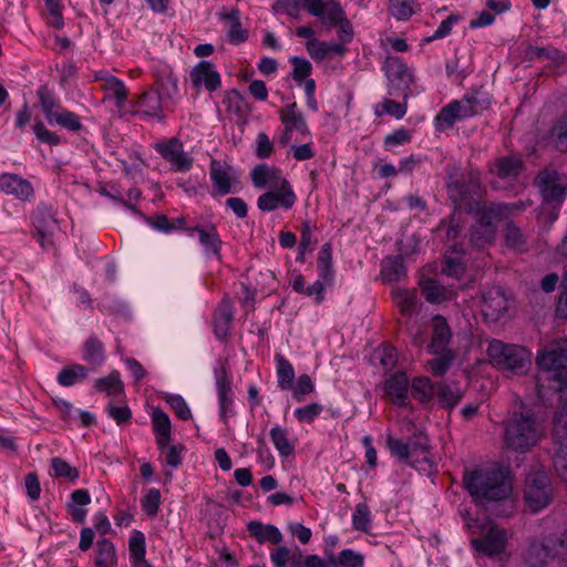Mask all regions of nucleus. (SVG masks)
Segmentation results:
<instances>
[{
	"label": "nucleus",
	"mask_w": 567,
	"mask_h": 567,
	"mask_svg": "<svg viewBox=\"0 0 567 567\" xmlns=\"http://www.w3.org/2000/svg\"><path fill=\"white\" fill-rule=\"evenodd\" d=\"M454 111L458 114V117L465 118L476 114L477 100L475 97H466L461 101H454L450 103Z\"/></svg>",
	"instance_id": "nucleus-56"
},
{
	"label": "nucleus",
	"mask_w": 567,
	"mask_h": 567,
	"mask_svg": "<svg viewBox=\"0 0 567 567\" xmlns=\"http://www.w3.org/2000/svg\"><path fill=\"white\" fill-rule=\"evenodd\" d=\"M116 563L114 545L106 538L99 539L96 543V567H114Z\"/></svg>",
	"instance_id": "nucleus-32"
},
{
	"label": "nucleus",
	"mask_w": 567,
	"mask_h": 567,
	"mask_svg": "<svg viewBox=\"0 0 567 567\" xmlns=\"http://www.w3.org/2000/svg\"><path fill=\"white\" fill-rule=\"evenodd\" d=\"M251 181L255 187L264 188L269 186L271 189L291 188L288 181L281 178L280 171L277 167L266 164H258L251 171Z\"/></svg>",
	"instance_id": "nucleus-13"
},
{
	"label": "nucleus",
	"mask_w": 567,
	"mask_h": 567,
	"mask_svg": "<svg viewBox=\"0 0 567 567\" xmlns=\"http://www.w3.org/2000/svg\"><path fill=\"white\" fill-rule=\"evenodd\" d=\"M422 293L427 302H441L445 299V288L433 279H427L422 286Z\"/></svg>",
	"instance_id": "nucleus-51"
},
{
	"label": "nucleus",
	"mask_w": 567,
	"mask_h": 567,
	"mask_svg": "<svg viewBox=\"0 0 567 567\" xmlns=\"http://www.w3.org/2000/svg\"><path fill=\"white\" fill-rule=\"evenodd\" d=\"M507 530L492 523L483 526L482 537L472 539L473 547L486 556L503 553L507 544Z\"/></svg>",
	"instance_id": "nucleus-9"
},
{
	"label": "nucleus",
	"mask_w": 567,
	"mask_h": 567,
	"mask_svg": "<svg viewBox=\"0 0 567 567\" xmlns=\"http://www.w3.org/2000/svg\"><path fill=\"white\" fill-rule=\"evenodd\" d=\"M534 184L537 186L543 199L547 204H560L566 197L567 182L563 174L553 167H545L535 177Z\"/></svg>",
	"instance_id": "nucleus-8"
},
{
	"label": "nucleus",
	"mask_w": 567,
	"mask_h": 567,
	"mask_svg": "<svg viewBox=\"0 0 567 567\" xmlns=\"http://www.w3.org/2000/svg\"><path fill=\"white\" fill-rule=\"evenodd\" d=\"M280 120L288 130H293L300 134H308L309 128L303 115L297 112V103H290L280 110Z\"/></svg>",
	"instance_id": "nucleus-21"
},
{
	"label": "nucleus",
	"mask_w": 567,
	"mask_h": 567,
	"mask_svg": "<svg viewBox=\"0 0 567 567\" xmlns=\"http://www.w3.org/2000/svg\"><path fill=\"white\" fill-rule=\"evenodd\" d=\"M432 327L433 334L430 348L433 353H440L441 351L447 350L452 333L446 319L439 315L435 316L432 320Z\"/></svg>",
	"instance_id": "nucleus-20"
},
{
	"label": "nucleus",
	"mask_w": 567,
	"mask_h": 567,
	"mask_svg": "<svg viewBox=\"0 0 567 567\" xmlns=\"http://www.w3.org/2000/svg\"><path fill=\"white\" fill-rule=\"evenodd\" d=\"M53 121L73 132L80 131L82 128L79 116L70 111L56 113V115L53 117Z\"/></svg>",
	"instance_id": "nucleus-58"
},
{
	"label": "nucleus",
	"mask_w": 567,
	"mask_h": 567,
	"mask_svg": "<svg viewBox=\"0 0 567 567\" xmlns=\"http://www.w3.org/2000/svg\"><path fill=\"white\" fill-rule=\"evenodd\" d=\"M332 248L331 244L327 243L321 247V250L318 256V268L320 270V276L324 282H330L332 280Z\"/></svg>",
	"instance_id": "nucleus-40"
},
{
	"label": "nucleus",
	"mask_w": 567,
	"mask_h": 567,
	"mask_svg": "<svg viewBox=\"0 0 567 567\" xmlns=\"http://www.w3.org/2000/svg\"><path fill=\"white\" fill-rule=\"evenodd\" d=\"M436 384H433L429 378H415L411 384V394L414 399L426 402L436 395Z\"/></svg>",
	"instance_id": "nucleus-34"
},
{
	"label": "nucleus",
	"mask_w": 567,
	"mask_h": 567,
	"mask_svg": "<svg viewBox=\"0 0 567 567\" xmlns=\"http://www.w3.org/2000/svg\"><path fill=\"white\" fill-rule=\"evenodd\" d=\"M84 359L91 364L100 365L104 360L102 342L90 338L84 344Z\"/></svg>",
	"instance_id": "nucleus-44"
},
{
	"label": "nucleus",
	"mask_w": 567,
	"mask_h": 567,
	"mask_svg": "<svg viewBox=\"0 0 567 567\" xmlns=\"http://www.w3.org/2000/svg\"><path fill=\"white\" fill-rule=\"evenodd\" d=\"M524 499L533 513H537L550 504L553 486L545 472H532L526 476Z\"/></svg>",
	"instance_id": "nucleus-7"
},
{
	"label": "nucleus",
	"mask_w": 567,
	"mask_h": 567,
	"mask_svg": "<svg viewBox=\"0 0 567 567\" xmlns=\"http://www.w3.org/2000/svg\"><path fill=\"white\" fill-rule=\"evenodd\" d=\"M512 208L502 203H482L478 202L477 209L473 214L478 216L477 223L481 226L496 228V223L507 218Z\"/></svg>",
	"instance_id": "nucleus-14"
},
{
	"label": "nucleus",
	"mask_w": 567,
	"mask_h": 567,
	"mask_svg": "<svg viewBox=\"0 0 567 567\" xmlns=\"http://www.w3.org/2000/svg\"><path fill=\"white\" fill-rule=\"evenodd\" d=\"M463 485L485 512L495 517H509L516 504L508 468L474 470L464 473Z\"/></svg>",
	"instance_id": "nucleus-1"
},
{
	"label": "nucleus",
	"mask_w": 567,
	"mask_h": 567,
	"mask_svg": "<svg viewBox=\"0 0 567 567\" xmlns=\"http://www.w3.org/2000/svg\"><path fill=\"white\" fill-rule=\"evenodd\" d=\"M370 522L371 517L368 505L365 503L358 504L352 516V524L354 529L369 533Z\"/></svg>",
	"instance_id": "nucleus-49"
},
{
	"label": "nucleus",
	"mask_w": 567,
	"mask_h": 567,
	"mask_svg": "<svg viewBox=\"0 0 567 567\" xmlns=\"http://www.w3.org/2000/svg\"><path fill=\"white\" fill-rule=\"evenodd\" d=\"M223 103L226 105L228 113L236 115L238 122L245 123L247 121L249 104L237 90L227 92Z\"/></svg>",
	"instance_id": "nucleus-25"
},
{
	"label": "nucleus",
	"mask_w": 567,
	"mask_h": 567,
	"mask_svg": "<svg viewBox=\"0 0 567 567\" xmlns=\"http://www.w3.org/2000/svg\"><path fill=\"white\" fill-rule=\"evenodd\" d=\"M382 277L388 282L400 281L401 279L406 277V269L404 266L403 257L392 256L386 257L382 261Z\"/></svg>",
	"instance_id": "nucleus-29"
},
{
	"label": "nucleus",
	"mask_w": 567,
	"mask_h": 567,
	"mask_svg": "<svg viewBox=\"0 0 567 567\" xmlns=\"http://www.w3.org/2000/svg\"><path fill=\"white\" fill-rule=\"evenodd\" d=\"M35 237L38 243L43 247L53 246V237L59 230V224L49 210H40L34 219Z\"/></svg>",
	"instance_id": "nucleus-15"
},
{
	"label": "nucleus",
	"mask_w": 567,
	"mask_h": 567,
	"mask_svg": "<svg viewBox=\"0 0 567 567\" xmlns=\"http://www.w3.org/2000/svg\"><path fill=\"white\" fill-rule=\"evenodd\" d=\"M38 95L47 120L52 122L54 115H56V113L53 112L54 107L56 106L55 100L50 95L47 86H41L38 91Z\"/></svg>",
	"instance_id": "nucleus-60"
},
{
	"label": "nucleus",
	"mask_w": 567,
	"mask_h": 567,
	"mask_svg": "<svg viewBox=\"0 0 567 567\" xmlns=\"http://www.w3.org/2000/svg\"><path fill=\"white\" fill-rule=\"evenodd\" d=\"M540 373L536 390L539 400L545 401L549 391H567V339L548 342L537 355Z\"/></svg>",
	"instance_id": "nucleus-2"
},
{
	"label": "nucleus",
	"mask_w": 567,
	"mask_h": 567,
	"mask_svg": "<svg viewBox=\"0 0 567 567\" xmlns=\"http://www.w3.org/2000/svg\"><path fill=\"white\" fill-rule=\"evenodd\" d=\"M416 293L414 290H398L394 293V300L400 308L401 313L410 315L415 306Z\"/></svg>",
	"instance_id": "nucleus-52"
},
{
	"label": "nucleus",
	"mask_w": 567,
	"mask_h": 567,
	"mask_svg": "<svg viewBox=\"0 0 567 567\" xmlns=\"http://www.w3.org/2000/svg\"><path fill=\"white\" fill-rule=\"evenodd\" d=\"M291 63L293 64L292 78L296 82L301 83L311 74L312 66L306 59L293 56Z\"/></svg>",
	"instance_id": "nucleus-59"
},
{
	"label": "nucleus",
	"mask_w": 567,
	"mask_h": 567,
	"mask_svg": "<svg viewBox=\"0 0 567 567\" xmlns=\"http://www.w3.org/2000/svg\"><path fill=\"white\" fill-rule=\"evenodd\" d=\"M496 235V228H488L486 226H481L475 224L471 230L470 243L481 249L488 245H491Z\"/></svg>",
	"instance_id": "nucleus-37"
},
{
	"label": "nucleus",
	"mask_w": 567,
	"mask_h": 567,
	"mask_svg": "<svg viewBox=\"0 0 567 567\" xmlns=\"http://www.w3.org/2000/svg\"><path fill=\"white\" fill-rule=\"evenodd\" d=\"M0 188L21 200H27L33 194L32 185L16 174H2L0 176Z\"/></svg>",
	"instance_id": "nucleus-19"
},
{
	"label": "nucleus",
	"mask_w": 567,
	"mask_h": 567,
	"mask_svg": "<svg viewBox=\"0 0 567 567\" xmlns=\"http://www.w3.org/2000/svg\"><path fill=\"white\" fill-rule=\"evenodd\" d=\"M247 529L249 534L260 544L269 540L272 544L278 545L282 542V534L274 525H264L260 522L254 520L248 523Z\"/></svg>",
	"instance_id": "nucleus-24"
},
{
	"label": "nucleus",
	"mask_w": 567,
	"mask_h": 567,
	"mask_svg": "<svg viewBox=\"0 0 567 567\" xmlns=\"http://www.w3.org/2000/svg\"><path fill=\"white\" fill-rule=\"evenodd\" d=\"M153 427L156 435H171V421L168 415L161 409L153 410Z\"/></svg>",
	"instance_id": "nucleus-54"
},
{
	"label": "nucleus",
	"mask_w": 567,
	"mask_h": 567,
	"mask_svg": "<svg viewBox=\"0 0 567 567\" xmlns=\"http://www.w3.org/2000/svg\"><path fill=\"white\" fill-rule=\"evenodd\" d=\"M435 390L439 403L447 410L453 409L463 398V391L456 384L440 382Z\"/></svg>",
	"instance_id": "nucleus-26"
},
{
	"label": "nucleus",
	"mask_w": 567,
	"mask_h": 567,
	"mask_svg": "<svg viewBox=\"0 0 567 567\" xmlns=\"http://www.w3.org/2000/svg\"><path fill=\"white\" fill-rule=\"evenodd\" d=\"M553 435L558 446L554 455V467L557 474L567 481V412L561 410L555 416Z\"/></svg>",
	"instance_id": "nucleus-10"
},
{
	"label": "nucleus",
	"mask_w": 567,
	"mask_h": 567,
	"mask_svg": "<svg viewBox=\"0 0 567 567\" xmlns=\"http://www.w3.org/2000/svg\"><path fill=\"white\" fill-rule=\"evenodd\" d=\"M306 45L310 56L316 61L324 60L330 53L342 55L346 52L344 47L340 43H328L318 40L311 41Z\"/></svg>",
	"instance_id": "nucleus-31"
},
{
	"label": "nucleus",
	"mask_w": 567,
	"mask_h": 567,
	"mask_svg": "<svg viewBox=\"0 0 567 567\" xmlns=\"http://www.w3.org/2000/svg\"><path fill=\"white\" fill-rule=\"evenodd\" d=\"M526 55L529 60H548L549 66L559 68L567 61V55L554 47H528Z\"/></svg>",
	"instance_id": "nucleus-22"
},
{
	"label": "nucleus",
	"mask_w": 567,
	"mask_h": 567,
	"mask_svg": "<svg viewBox=\"0 0 567 567\" xmlns=\"http://www.w3.org/2000/svg\"><path fill=\"white\" fill-rule=\"evenodd\" d=\"M408 447L411 457L422 455L424 461L427 460L426 454L429 447V439L424 433L417 432L410 436L408 440Z\"/></svg>",
	"instance_id": "nucleus-46"
},
{
	"label": "nucleus",
	"mask_w": 567,
	"mask_h": 567,
	"mask_svg": "<svg viewBox=\"0 0 567 567\" xmlns=\"http://www.w3.org/2000/svg\"><path fill=\"white\" fill-rule=\"evenodd\" d=\"M465 271V266L460 257L446 258L442 266V272L451 277L460 278Z\"/></svg>",
	"instance_id": "nucleus-64"
},
{
	"label": "nucleus",
	"mask_w": 567,
	"mask_h": 567,
	"mask_svg": "<svg viewBox=\"0 0 567 567\" xmlns=\"http://www.w3.org/2000/svg\"><path fill=\"white\" fill-rule=\"evenodd\" d=\"M413 0H389V11L399 21L409 20L414 13Z\"/></svg>",
	"instance_id": "nucleus-45"
},
{
	"label": "nucleus",
	"mask_w": 567,
	"mask_h": 567,
	"mask_svg": "<svg viewBox=\"0 0 567 567\" xmlns=\"http://www.w3.org/2000/svg\"><path fill=\"white\" fill-rule=\"evenodd\" d=\"M447 194L455 212L473 214L481 200V178L478 172L470 169L466 175L457 172L449 175Z\"/></svg>",
	"instance_id": "nucleus-4"
},
{
	"label": "nucleus",
	"mask_w": 567,
	"mask_h": 567,
	"mask_svg": "<svg viewBox=\"0 0 567 567\" xmlns=\"http://www.w3.org/2000/svg\"><path fill=\"white\" fill-rule=\"evenodd\" d=\"M161 502V493L157 488L148 491L143 499V507L148 516H156Z\"/></svg>",
	"instance_id": "nucleus-62"
},
{
	"label": "nucleus",
	"mask_w": 567,
	"mask_h": 567,
	"mask_svg": "<svg viewBox=\"0 0 567 567\" xmlns=\"http://www.w3.org/2000/svg\"><path fill=\"white\" fill-rule=\"evenodd\" d=\"M328 561L334 566L339 564L346 567H361L363 564V556L352 549H344L338 557L331 555Z\"/></svg>",
	"instance_id": "nucleus-43"
},
{
	"label": "nucleus",
	"mask_w": 567,
	"mask_h": 567,
	"mask_svg": "<svg viewBox=\"0 0 567 567\" xmlns=\"http://www.w3.org/2000/svg\"><path fill=\"white\" fill-rule=\"evenodd\" d=\"M270 436L274 445L281 456L288 457L293 453V445L288 440V432L286 429L274 427L270 431Z\"/></svg>",
	"instance_id": "nucleus-42"
},
{
	"label": "nucleus",
	"mask_w": 567,
	"mask_h": 567,
	"mask_svg": "<svg viewBox=\"0 0 567 567\" xmlns=\"http://www.w3.org/2000/svg\"><path fill=\"white\" fill-rule=\"evenodd\" d=\"M229 169H231L229 165L225 164L224 168L220 162L216 159L210 163V178L220 195H226L231 190Z\"/></svg>",
	"instance_id": "nucleus-30"
},
{
	"label": "nucleus",
	"mask_w": 567,
	"mask_h": 567,
	"mask_svg": "<svg viewBox=\"0 0 567 567\" xmlns=\"http://www.w3.org/2000/svg\"><path fill=\"white\" fill-rule=\"evenodd\" d=\"M525 561L530 567H567V532L561 537L533 542L525 554Z\"/></svg>",
	"instance_id": "nucleus-5"
},
{
	"label": "nucleus",
	"mask_w": 567,
	"mask_h": 567,
	"mask_svg": "<svg viewBox=\"0 0 567 567\" xmlns=\"http://www.w3.org/2000/svg\"><path fill=\"white\" fill-rule=\"evenodd\" d=\"M87 377V369L81 364H73L63 369L58 375V382L63 386H71L78 381H82Z\"/></svg>",
	"instance_id": "nucleus-39"
},
{
	"label": "nucleus",
	"mask_w": 567,
	"mask_h": 567,
	"mask_svg": "<svg viewBox=\"0 0 567 567\" xmlns=\"http://www.w3.org/2000/svg\"><path fill=\"white\" fill-rule=\"evenodd\" d=\"M233 321V308L231 303L228 300H223L214 317V330L215 334L219 339H225L228 336L230 330V324Z\"/></svg>",
	"instance_id": "nucleus-23"
},
{
	"label": "nucleus",
	"mask_w": 567,
	"mask_h": 567,
	"mask_svg": "<svg viewBox=\"0 0 567 567\" xmlns=\"http://www.w3.org/2000/svg\"><path fill=\"white\" fill-rule=\"evenodd\" d=\"M504 245L514 251L524 252L527 250V236L512 220L507 221L504 229Z\"/></svg>",
	"instance_id": "nucleus-27"
},
{
	"label": "nucleus",
	"mask_w": 567,
	"mask_h": 567,
	"mask_svg": "<svg viewBox=\"0 0 567 567\" xmlns=\"http://www.w3.org/2000/svg\"><path fill=\"white\" fill-rule=\"evenodd\" d=\"M508 310V300L501 287H493L483 295L482 315L486 321L502 320Z\"/></svg>",
	"instance_id": "nucleus-11"
},
{
	"label": "nucleus",
	"mask_w": 567,
	"mask_h": 567,
	"mask_svg": "<svg viewBox=\"0 0 567 567\" xmlns=\"http://www.w3.org/2000/svg\"><path fill=\"white\" fill-rule=\"evenodd\" d=\"M190 80L195 87L203 84L207 91L214 92L220 86V76L213 69V64L208 61H200L190 72Z\"/></svg>",
	"instance_id": "nucleus-16"
},
{
	"label": "nucleus",
	"mask_w": 567,
	"mask_h": 567,
	"mask_svg": "<svg viewBox=\"0 0 567 567\" xmlns=\"http://www.w3.org/2000/svg\"><path fill=\"white\" fill-rule=\"evenodd\" d=\"M384 391L391 402L398 406L406 405L409 380L404 372H396L384 383Z\"/></svg>",
	"instance_id": "nucleus-18"
},
{
	"label": "nucleus",
	"mask_w": 567,
	"mask_h": 567,
	"mask_svg": "<svg viewBox=\"0 0 567 567\" xmlns=\"http://www.w3.org/2000/svg\"><path fill=\"white\" fill-rule=\"evenodd\" d=\"M326 6L324 14L321 17L323 23H329L332 27H337L338 23L342 22V20L347 18L338 1L328 0Z\"/></svg>",
	"instance_id": "nucleus-47"
},
{
	"label": "nucleus",
	"mask_w": 567,
	"mask_h": 567,
	"mask_svg": "<svg viewBox=\"0 0 567 567\" xmlns=\"http://www.w3.org/2000/svg\"><path fill=\"white\" fill-rule=\"evenodd\" d=\"M495 169L501 178H514L524 169V162L517 155L503 156L496 159Z\"/></svg>",
	"instance_id": "nucleus-28"
},
{
	"label": "nucleus",
	"mask_w": 567,
	"mask_h": 567,
	"mask_svg": "<svg viewBox=\"0 0 567 567\" xmlns=\"http://www.w3.org/2000/svg\"><path fill=\"white\" fill-rule=\"evenodd\" d=\"M386 76L392 83L389 90L390 95L398 94L395 91L399 90L404 100L412 93L411 84L413 82V75L409 71L408 66L399 59L391 60L386 64Z\"/></svg>",
	"instance_id": "nucleus-12"
},
{
	"label": "nucleus",
	"mask_w": 567,
	"mask_h": 567,
	"mask_svg": "<svg viewBox=\"0 0 567 567\" xmlns=\"http://www.w3.org/2000/svg\"><path fill=\"white\" fill-rule=\"evenodd\" d=\"M130 551L134 560H142L145 557V538L141 532L130 539Z\"/></svg>",
	"instance_id": "nucleus-63"
},
{
	"label": "nucleus",
	"mask_w": 567,
	"mask_h": 567,
	"mask_svg": "<svg viewBox=\"0 0 567 567\" xmlns=\"http://www.w3.org/2000/svg\"><path fill=\"white\" fill-rule=\"evenodd\" d=\"M461 120L451 104L444 106L435 117V125L439 131L451 128L454 123Z\"/></svg>",
	"instance_id": "nucleus-53"
},
{
	"label": "nucleus",
	"mask_w": 567,
	"mask_h": 567,
	"mask_svg": "<svg viewBox=\"0 0 567 567\" xmlns=\"http://www.w3.org/2000/svg\"><path fill=\"white\" fill-rule=\"evenodd\" d=\"M386 446L400 461L408 462L411 458L408 442L388 435Z\"/></svg>",
	"instance_id": "nucleus-57"
},
{
	"label": "nucleus",
	"mask_w": 567,
	"mask_h": 567,
	"mask_svg": "<svg viewBox=\"0 0 567 567\" xmlns=\"http://www.w3.org/2000/svg\"><path fill=\"white\" fill-rule=\"evenodd\" d=\"M276 361L278 363L277 374L279 388L281 390L291 389L295 379V371L292 365L281 354L276 355Z\"/></svg>",
	"instance_id": "nucleus-38"
},
{
	"label": "nucleus",
	"mask_w": 567,
	"mask_h": 567,
	"mask_svg": "<svg viewBox=\"0 0 567 567\" xmlns=\"http://www.w3.org/2000/svg\"><path fill=\"white\" fill-rule=\"evenodd\" d=\"M189 231H197L199 235V241L206 248H210L215 255L219 256V251L221 248V240L217 234L215 226H209L208 228L204 227H194L189 228Z\"/></svg>",
	"instance_id": "nucleus-35"
},
{
	"label": "nucleus",
	"mask_w": 567,
	"mask_h": 567,
	"mask_svg": "<svg viewBox=\"0 0 567 567\" xmlns=\"http://www.w3.org/2000/svg\"><path fill=\"white\" fill-rule=\"evenodd\" d=\"M439 354H440V357L432 360L430 362V365H431L433 373L435 375L440 377V375H443L449 370V368L451 367L452 362L455 359V353L453 350L447 349V350L441 351Z\"/></svg>",
	"instance_id": "nucleus-50"
},
{
	"label": "nucleus",
	"mask_w": 567,
	"mask_h": 567,
	"mask_svg": "<svg viewBox=\"0 0 567 567\" xmlns=\"http://www.w3.org/2000/svg\"><path fill=\"white\" fill-rule=\"evenodd\" d=\"M94 388L97 391L106 392L110 396H116L124 393L123 382L120 380V374L116 371L105 378L97 379Z\"/></svg>",
	"instance_id": "nucleus-33"
},
{
	"label": "nucleus",
	"mask_w": 567,
	"mask_h": 567,
	"mask_svg": "<svg viewBox=\"0 0 567 567\" xmlns=\"http://www.w3.org/2000/svg\"><path fill=\"white\" fill-rule=\"evenodd\" d=\"M276 192H267L259 196L257 206L260 210L271 212L279 205L285 208H291L295 204V193L291 188L275 189Z\"/></svg>",
	"instance_id": "nucleus-17"
},
{
	"label": "nucleus",
	"mask_w": 567,
	"mask_h": 567,
	"mask_svg": "<svg viewBox=\"0 0 567 567\" xmlns=\"http://www.w3.org/2000/svg\"><path fill=\"white\" fill-rule=\"evenodd\" d=\"M487 354L495 367L512 374H524L530 367V353L517 344L493 339L488 343Z\"/></svg>",
	"instance_id": "nucleus-6"
},
{
	"label": "nucleus",
	"mask_w": 567,
	"mask_h": 567,
	"mask_svg": "<svg viewBox=\"0 0 567 567\" xmlns=\"http://www.w3.org/2000/svg\"><path fill=\"white\" fill-rule=\"evenodd\" d=\"M51 467L55 477H64L70 481H75L79 477V470L61 457H53L51 460Z\"/></svg>",
	"instance_id": "nucleus-48"
},
{
	"label": "nucleus",
	"mask_w": 567,
	"mask_h": 567,
	"mask_svg": "<svg viewBox=\"0 0 567 567\" xmlns=\"http://www.w3.org/2000/svg\"><path fill=\"white\" fill-rule=\"evenodd\" d=\"M551 134L555 140L556 147L560 152L567 153V115L555 124Z\"/></svg>",
	"instance_id": "nucleus-55"
},
{
	"label": "nucleus",
	"mask_w": 567,
	"mask_h": 567,
	"mask_svg": "<svg viewBox=\"0 0 567 567\" xmlns=\"http://www.w3.org/2000/svg\"><path fill=\"white\" fill-rule=\"evenodd\" d=\"M138 103L143 109V114L164 120L165 116L162 112L161 95L157 92H146L142 94Z\"/></svg>",
	"instance_id": "nucleus-36"
},
{
	"label": "nucleus",
	"mask_w": 567,
	"mask_h": 567,
	"mask_svg": "<svg viewBox=\"0 0 567 567\" xmlns=\"http://www.w3.org/2000/svg\"><path fill=\"white\" fill-rule=\"evenodd\" d=\"M166 401L181 420H189L192 417L190 410L181 395H168Z\"/></svg>",
	"instance_id": "nucleus-61"
},
{
	"label": "nucleus",
	"mask_w": 567,
	"mask_h": 567,
	"mask_svg": "<svg viewBox=\"0 0 567 567\" xmlns=\"http://www.w3.org/2000/svg\"><path fill=\"white\" fill-rule=\"evenodd\" d=\"M97 79L104 81L105 90L113 92L117 106H123L127 97V91L124 86V83L113 75H101Z\"/></svg>",
	"instance_id": "nucleus-41"
},
{
	"label": "nucleus",
	"mask_w": 567,
	"mask_h": 567,
	"mask_svg": "<svg viewBox=\"0 0 567 567\" xmlns=\"http://www.w3.org/2000/svg\"><path fill=\"white\" fill-rule=\"evenodd\" d=\"M540 437V426L535 413L524 406L514 412L504 429V442L507 449L520 453L527 452Z\"/></svg>",
	"instance_id": "nucleus-3"
}]
</instances>
